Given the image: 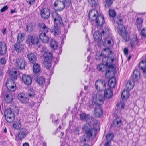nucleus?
<instances>
[{
    "instance_id": "f257e3e1",
    "label": "nucleus",
    "mask_w": 146,
    "mask_h": 146,
    "mask_svg": "<svg viewBox=\"0 0 146 146\" xmlns=\"http://www.w3.org/2000/svg\"><path fill=\"white\" fill-rule=\"evenodd\" d=\"M96 58L98 60H102L103 64H98L97 68L99 71L104 72L108 68L105 73V76L106 77H110V75L111 73V71L110 70V68L113 69L114 68L115 64L114 58L113 57L110 56H108L106 55V52L101 53L98 56H97Z\"/></svg>"
},
{
    "instance_id": "f03ea898",
    "label": "nucleus",
    "mask_w": 146,
    "mask_h": 146,
    "mask_svg": "<svg viewBox=\"0 0 146 146\" xmlns=\"http://www.w3.org/2000/svg\"><path fill=\"white\" fill-rule=\"evenodd\" d=\"M88 16L92 25L97 28L101 29L104 23V19L102 15H98V11L95 10L90 11Z\"/></svg>"
},
{
    "instance_id": "7ed1b4c3",
    "label": "nucleus",
    "mask_w": 146,
    "mask_h": 146,
    "mask_svg": "<svg viewBox=\"0 0 146 146\" xmlns=\"http://www.w3.org/2000/svg\"><path fill=\"white\" fill-rule=\"evenodd\" d=\"M102 32L103 36H105V37H106L103 42L104 45V46L107 47V48L105 49L102 53L106 52V56H108V55H110L112 53V52L110 49V48L113 45V40L111 38L106 37L109 35V31L108 28H106L105 29L103 30L102 31Z\"/></svg>"
},
{
    "instance_id": "20e7f679",
    "label": "nucleus",
    "mask_w": 146,
    "mask_h": 146,
    "mask_svg": "<svg viewBox=\"0 0 146 146\" xmlns=\"http://www.w3.org/2000/svg\"><path fill=\"white\" fill-rule=\"evenodd\" d=\"M42 53L44 57L43 64L46 68L49 69L51 67V62L53 58L52 53L47 52L46 50V48L45 47L43 48Z\"/></svg>"
},
{
    "instance_id": "39448f33",
    "label": "nucleus",
    "mask_w": 146,
    "mask_h": 146,
    "mask_svg": "<svg viewBox=\"0 0 146 146\" xmlns=\"http://www.w3.org/2000/svg\"><path fill=\"white\" fill-rule=\"evenodd\" d=\"M100 99V104H103L105 98L110 99L111 98L113 93L111 89H107L103 91H99L96 94Z\"/></svg>"
},
{
    "instance_id": "423d86ee",
    "label": "nucleus",
    "mask_w": 146,
    "mask_h": 146,
    "mask_svg": "<svg viewBox=\"0 0 146 146\" xmlns=\"http://www.w3.org/2000/svg\"><path fill=\"white\" fill-rule=\"evenodd\" d=\"M82 129L87 136L93 137H96V131L92 127L90 124L86 123L83 125Z\"/></svg>"
},
{
    "instance_id": "0eeeda50",
    "label": "nucleus",
    "mask_w": 146,
    "mask_h": 146,
    "mask_svg": "<svg viewBox=\"0 0 146 146\" xmlns=\"http://www.w3.org/2000/svg\"><path fill=\"white\" fill-rule=\"evenodd\" d=\"M5 116L6 120L9 123L12 122L15 119L14 109L10 108L5 111Z\"/></svg>"
},
{
    "instance_id": "6e6552de",
    "label": "nucleus",
    "mask_w": 146,
    "mask_h": 146,
    "mask_svg": "<svg viewBox=\"0 0 146 146\" xmlns=\"http://www.w3.org/2000/svg\"><path fill=\"white\" fill-rule=\"evenodd\" d=\"M100 99L98 98L97 95L96 94L93 96L92 101H90L89 103L87 104V106L90 108H92L95 104L100 106L102 104H100Z\"/></svg>"
},
{
    "instance_id": "1a4fd4ad",
    "label": "nucleus",
    "mask_w": 146,
    "mask_h": 146,
    "mask_svg": "<svg viewBox=\"0 0 146 146\" xmlns=\"http://www.w3.org/2000/svg\"><path fill=\"white\" fill-rule=\"evenodd\" d=\"M119 34L121 36L122 38L125 42H127L129 39V36L127 31L126 28L124 27L122 29L117 31Z\"/></svg>"
},
{
    "instance_id": "9d476101",
    "label": "nucleus",
    "mask_w": 146,
    "mask_h": 146,
    "mask_svg": "<svg viewBox=\"0 0 146 146\" xmlns=\"http://www.w3.org/2000/svg\"><path fill=\"white\" fill-rule=\"evenodd\" d=\"M29 131L25 128H21L18 131L17 136L21 140L25 137L29 133Z\"/></svg>"
},
{
    "instance_id": "9b49d317",
    "label": "nucleus",
    "mask_w": 146,
    "mask_h": 146,
    "mask_svg": "<svg viewBox=\"0 0 146 146\" xmlns=\"http://www.w3.org/2000/svg\"><path fill=\"white\" fill-rule=\"evenodd\" d=\"M39 42V40L37 37L35 36H31L29 35L26 41L27 44L29 45H31L32 44H37Z\"/></svg>"
},
{
    "instance_id": "f8f14e48",
    "label": "nucleus",
    "mask_w": 146,
    "mask_h": 146,
    "mask_svg": "<svg viewBox=\"0 0 146 146\" xmlns=\"http://www.w3.org/2000/svg\"><path fill=\"white\" fill-rule=\"evenodd\" d=\"M14 63L17 69L22 70L25 67V62L22 58L16 59Z\"/></svg>"
},
{
    "instance_id": "ddd939ff",
    "label": "nucleus",
    "mask_w": 146,
    "mask_h": 146,
    "mask_svg": "<svg viewBox=\"0 0 146 146\" xmlns=\"http://www.w3.org/2000/svg\"><path fill=\"white\" fill-rule=\"evenodd\" d=\"M95 86L97 90L99 89V91H103L106 88L105 82L101 80H98L96 82Z\"/></svg>"
},
{
    "instance_id": "4468645a",
    "label": "nucleus",
    "mask_w": 146,
    "mask_h": 146,
    "mask_svg": "<svg viewBox=\"0 0 146 146\" xmlns=\"http://www.w3.org/2000/svg\"><path fill=\"white\" fill-rule=\"evenodd\" d=\"M6 85L7 89L10 91L13 92L15 90L16 85L15 81L8 80L6 82Z\"/></svg>"
},
{
    "instance_id": "2eb2a0df",
    "label": "nucleus",
    "mask_w": 146,
    "mask_h": 146,
    "mask_svg": "<svg viewBox=\"0 0 146 146\" xmlns=\"http://www.w3.org/2000/svg\"><path fill=\"white\" fill-rule=\"evenodd\" d=\"M52 17L54 19L55 24L58 25L61 23L62 21L61 18L56 12H54L52 13Z\"/></svg>"
},
{
    "instance_id": "dca6fc26",
    "label": "nucleus",
    "mask_w": 146,
    "mask_h": 146,
    "mask_svg": "<svg viewBox=\"0 0 146 146\" xmlns=\"http://www.w3.org/2000/svg\"><path fill=\"white\" fill-rule=\"evenodd\" d=\"M54 6L58 11H61L64 9L66 5L63 2L58 1L55 2L54 3Z\"/></svg>"
},
{
    "instance_id": "f3484780",
    "label": "nucleus",
    "mask_w": 146,
    "mask_h": 146,
    "mask_svg": "<svg viewBox=\"0 0 146 146\" xmlns=\"http://www.w3.org/2000/svg\"><path fill=\"white\" fill-rule=\"evenodd\" d=\"M40 14L42 17L44 19L48 18L50 15V11L48 8H43L40 10Z\"/></svg>"
},
{
    "instance_id": "a211bd4d",
    "label": "nucleus",
    "mask_w": 146,
    "mask_h": 146,
    "mask_svg": "<svg viewBox=\"0 0 146 146\" xmlns=\"http://www.w3.org/2000/svg\"><path fill=\"white\" fill-rule=\"evenodd\" d=\"M17 97L18 100L23 103H27L29 100V99L24 93L19 94Z\"/></svg>"
},
{
    "instance_id": "6ab92c4d",
    "label": "nucleus",
    "mask_w": 146,
    "mask_h": 146,
    "mask_svg": "<svg viewBox=\"0 0 146 146\" xmlns=\"http://www.w3.org/2000/svg\"><path fill=\"white\" fill-rule=\"evenodd\" d=\"M140 75L139 72L138 70L135 69L134 70L133 74L131 76L130 79L134 82H136L140 78Z\"/></svg>"
},
{
    "instance_id": "aec40b11",
    "label": "nucleus",
    "mask_w": 146,
    "mask_h": 146,
    "mask_svg": "<svg viewBox=\"0 0 146 146\" xmlns=\"http://www.w3.org/2000/svg\"><path fill=\"white\" fill-rule=\"evenodd\" d=\"M121 124V119L119 117H117L113 120V124L111 125V127H115L116 129L117 127H120Z\"/></svg>"
},
{
    "instance_id": "412c9836",
    "label": "nucleus",
    "mask_w": 146,
    "mask_h": 146,
    "mask_svg": "<svg viewBox=\"0 0 146 146\" xmlns=\"http://www.w3.org/2000/svg\"><path fill=\"white\" fill-rule=\"evenodd\" d=\"M123 21L122 18L120 16H118L115 18V23L118 25L117 31L120 30V29L124 28V27H125L122 24Z\"/></svg>"
},
{
    "instance_id": "4be33fe9",
    "label": "nucleus",
    "mask_w": 146,
    "mask_h": 146,
    "mask_svg": "<svg viewBox=\"0 0 146 146\" xmlns=\"http://www.w3.org/2000/svg\"><path fill=\"white\" fill-rule=\"evenodd\" d=\"M139 69L142 70L144 76L146 77V63L145 61L143 60L141 61L139 64Z\"/></svg>"
},
{
    "instance_id": "5701e85b",
    "label": "nucleus",
    "mask_w": 146,
    "mask_h": 146,
    "mask_svg": "<svg viewBox=\"0 0 146 146\" xmlns=\"http://www.w3.org/2000/svg\"><path fill=\"white\" fill-rule=\"evenodd\" d=\"M22 79L24 83L26 85H29L32 83V79L29 75H23L22 77Z\"/></svg>"
},
{
    "instance_id": "b1692460",
    "label": "nucleus",
    "mask_w": 146,
    "mask_h": 146,
    "mask_svg": "<svg viewBox=\"0 0 146 146\" xmlns=\"http://www.w3.org/2000/svg\"><path fill=\"white\" fill-rule=\"evenodd\" d=\"M40 30L42 32L41 33L47 34L49 32V29L43 23H40L39 24Z\"/></svg>"
},
{
    "instance_id": "393cba45",
    "label": "nucleus",
    "mask_w": 146,
    "mask_h": 146,
    "mask_svg": "<svg viewBox=\"0 0 146 146\" xmlns=\"http://www.w3.org/2000/svg\"><path fill=\"white\" fill-rule=\"evenodd\" d=\"M7 52V46L5 43L4 42H0V56L5 54Z\"/></svg>"
},
{
    "instance_id": "a878e982",
    "label": "nucleus",
    "mask_w": 146,
    "mask_h": 146,
    "mask_svg": "<svg viewBox=\"0 0 146 146\" xmlns=\"http://www.w3.org/2000/svg\"><path fill=\"white\" fill-rule=\"evenodd\" d=\"M27 56L29 61L31 63H35L37 60V58L36 56L33 53H28Z\"/></svg>"
},
{
    "instance_id": "bb28decb",
    "label": "nucleus",
    "mask_w": 146,
    "mask_h": 146,
    "mask_svg": "<svg viewBox=\"0 0 146 146\" xmlns=\"http://www.w3.org/2000/svg\"><path fill=\"white\" fill-rule=\"evenodd\" d=\"M139 42V40L136 36L132 38L131 40L130 45L132 47H135L137 46Z\"/></svg>"
},
{
    "instance_id": "cd10ccee",
    "label": "nucleus",
    "mask_w": 146,
    "mask_h": 146,
    "mask_svg": "<svg viewBox=\"0 0 146 146\" xmlns=\"http://www.w3.org/2000/svg\"><path fill=\"white\" fill-rule=\"evenodd\" d=\"M102 33H101L98 31H96L94 32L93 35V37L94 40L97 42H99L102 39Z\"/></svg>"
},
{
    "instance_id": "c85d7f7f",
    "label": "nucleus",
    "mask_w": 146,
    "mask_h": 146,
    "mask_svg": "<svg viewBox=\"0 0 146 146\" xmlns=\"http://www.w3.org/2000/svg\"><path fill=\"white\" fill-rule=\"evenodd\" d=\"M14 48L17 52H21L23 49L24 46L20 43L17 42L14 44Z\"/></svg>"
},
{
    "instance_id": "c756f323",
    "label": "nucleus",
    "mask_w": 146,
    "mask_h": 146,
    "mask_svg": "<svg viewBox=\"0 0 146 146\" xmlns=\"http://www.w3.org/2000/svg\"><path fill=\"white\" fill-rule=\"evenodd\" d=\"M135 82L130 79V80L127 81L125 84L127 90H130L132 89L134 87Z\"/></svg>"
},
{
    "instance_id": "7c9ffc66",
    "label": "nucleus",
    "mask_w": 146,
    "mask_h": 146,
    "mask_svg": "<svg viewBox=\"0 0 146 146\" xmlns=\"http://www.w3.org/2000/svg\"><path fill=\"white\" fill-rule=\"evenodd\" d=\"M47 34L41 33L39 35V38L44 43H47L49 40Z\"/></svg>"
},
{
    "instance_id": "2f4dec72",
    "label": "nucleus",
    "mask_w": 146,
    "mask_h": 146,
    "mask_svg": "<svg viewBox=\"0 0 146 146\" xmlns=\"http://www.w3.org/2000/svg\"><path fill=\"white\" fill-rule=\"evenodd\" d=\"M5 101L8 103H11L13 100V97L11 94H6L4 96Z\"/></svg>"
},
{
    "instance_id": "473e14b6",
    "label": "nucleus",
    "mask_w": 146,
    "mask_h": 146,
    "mask_svg": "<svg viewBox=\"0 0 146 146\" xmlns=\"http://www.w3.org/2000/svg\"><path fill=\"white\" fill-rule=\"evenodd\" d=\"M115 79L113 77L110 78L108 81V85L110 88H114L115 85Z\"/></svg>"
},
{
    "instance_id": "72a5a7b5",
    "label": "nucleus",
    "mask_w": 146,
    "mask_h": 146,
    "mask_svg": "<svg viewBox=\"0 0 146 146\" xmlns=\"http://www.w3.org/2000/svg\"><path fill=\"white\" fill-rule=\"evenodd\" d=\"M98 107L95 108L94 109V113L96 116L99 117L103 113V111L99 106Z\"/></svg>"
},
{
    "instance_id": "f704fd0d",
    "label": "nucleus",
    "mask_w": 146,
    "mask_h": 146,
    "mask_svg": "<svg viewBox=\"0 0 146 146\" xmlns=\"http://www.w3.org/2000/svg\"><path fill=\"white\" fill-rule=\"evenodd\" d=\"M143 19L140 18L137 19L136 21V24L138 30H140L141 29L142 26Z\"/></svg>"
},
{
    "instance_id": "c9c22d12",
    "label": "nucleus",
    "mask_w": 146,
    "mask_h": 146,
    "mask_svg": "<svg viewBox=\"0 0 146 146\" xmlns=\"http://www.w3.org/2000/svg\"><path fill=\"white\" fill-rule=\"evenodd\" d=\"M129 90H124L121 93V98L123 100L127 99L129 96Z\"/></svg>"
},
{
    "instance_id": "e433bc0d",
    "label": "nucleus",
    "mask_w": 146,
    "mask_h": 146,
    "mask_svg": "<svg viewBox=\"0 0 146 146\" xmlns=\"http://www.w3.org/2000/svg\"><path fill=\"white\" fill-rule=\"evenodd\" d=\"M17 72L16 71L10 72L9 75L10 79L9 80H11L13 81H15L17 79Z\"/></svg>"
},
{
    "instance_id": "4c0bfd02",
    "label": "nucleus",
    "mask_w": 146,
    "mask_h": 146,
    "mask_svg": "<svg viewBox=\"0 0 146 146\" xmlns=\"http://www.w3.org/2000/svg\"><path fill=\"white\" fill-rule=\"evenodd\" d=\"M21 126V125L20 122L18 120L14 121L13 125V128L17 130L19 129Z\"/></svg>"
},
{
    "instance_id": "58836bf2",
    "label": "nucleus",
    "mask_w": 146,
    "mask_h": 146,
    "mask_svg": "<svg viewBox=\"0 0 146 146\" xmlns=\"http://www.w3.org/2000/svg\"><path fill=\"white\" fill-rule=\"evenodd\" d=\"M25 36V33H20L18 34L17 37V42H22L24 38V37Z\"/></svg>"
},
{
    "instance_id": "ea45409f",
    "label": "nucleus",
    "mask_w": 146,
    "mask_h": 146,
    "mask_svg": "<svg viewBox=\"0 0 146 146\" xmlns=\"http://www.w3.org/2000/svg\"><path fill=\"white\" fill-rule=\"evenodd\" d=\"M33 70L36 73L39 72L40 70V65L38 64H35L33 67Z\"/></svg>"
},
{
    "instance_id": "a19ab883",
    "label": "nucleus",
    "mask_w": 146,
    "mask_h": 146,
    "mask_svg": "<svg viewBox=\"0 0 146 146\" xmlns=\"http://www.w3.org/2000/svg\"><path fill=\"white\" fill-rule=\"evenodd\" d=\"M50 44L51 48L54 50L57 49L59 44L55 40H52L51 41Z\"/></svg>"
},
{
    "instance_id": "79ce46f5",
    "label": "nucleus",
    "mask_w": 146,
    "mask_h": 146,
    "mask_svg": "<svg viewBox=\"0 0 146 146\" xmlns=\"http://www.w3.org/2000/svg\"><path fill=\"white\" fill-rule=\"evenodd\" d=\"M36 81L40 85H42L45 82V79L44 78L42 77H38L37 78Z\"/></svg>"
},
{
    "instance_id": "37998d69",
    "label": "nucleus",
    "mask_w": 146,
    "mask_h": 146,
    "mask_svg": "<svg viewBox=\"0 0 146 146\" xmlns=\"http://www.w3.org/2000/svg\"><path fill=\"white\" fill-rule=\"evenodd\" d=\"M52 33L54 35H57L59 34V29L57 26H54L51 29Z\"/></svg>"
},
{
    "instance_id": "c03bdc74",
    "label": "nucleus",
    "mask_w": 146,
    "mask_h": 146,
    "mask_svg": "<svg viewBox=\"0 0 146 146\" xmlns=\"http://www.w3.org/2000/svg\"><path fill=\"white\" fill-rule=\"evenodd\" d=\"M88 2L92 7H95L98 3V0H88Z\"/></svg>"
},
{
    "instance_id": "a18cd8bd",
    "label": "nucleus",
    "mask_w": 146,
    "mask_h": 146,
    "mask_svg": "<svg viewBox=\"0 0 146 146\" xmlns=\"http://www.w3.org/2000/svg\"><path fill=\"white\" fill-rule=\"evenodd\" d=\"M90 137L86 135H83L80 137L81 143H83L84 142H85L86 141H89V138Z\"/></svg>"
},
{
    "instance_id": "49530a36",
    "label": "nucleus",
    "mask_w": 146,
    "mask_h": 146,
    "mask_svg": "<svg viewBox=\"0 0 146 146\" xmlns=\"http://www.w3.org/2000/svg\"><path fill=\"white\" fill-rule=\"evenodd\" d=\"M113 134H108L106 136V139L108 141H110L113 140Z\"/></svg>"
},
{
    "instance_id": "de8ad7c7",
    "label": "nucleus",
    "mask_w": 146,
    "mask_h": 146,
    "mask_svg": "<svg viewBox=\"0 0 146 146\" xmlns=\"http://www.w3.org/2000/svg\"><path fill=\"white\" fill-rule=\"evenodd\" d=\"M28 94L29 96L31 97H33L34 96L35 94L34 90L33 89L31 88L29 89L28 92Z\"/></svg>"
},
{
    "instance_id": "09e8293b",
    "label": "nucleus",
    "mask_w": 146,
    "mask_h": 146,
    "mask_svg": "<svg viewBox=\"0 0 146 146\" xmlns=\"http://www.w3.org/2000/svg\"><path fill=\"white\" fill-rule=\"evenodd\" d=\"M109 14L110 17H114L116 15L115 11L113 10L110 9L109 11Z\"/></svg>"
},
{
    "instance_id": "8fccbe9b",
    "label": "nucleus",
    "mask_w": 146,
    "mask_h": 146,
    "mask_svg": "<svg viewBox=\"0 0 146 146\" xmlns=\"http://www.w3.org/2000/svg\"><path fill=\"white\" fill-rule=\"evenodd\" d=\"M105 2L106 3L105 7H106V6H108L109 8L110 9L113 0H105Z\"/></svg>"
},
{
    "instance_id": "3c124183",
    "label": "nucleus",
    "mask_w": 146,
    "mask_h": 146,
    "mask_svg": "<svg viewBox=\"0 0 146 146\" xmlns=\"http://www.w3.org/2000/svg\"><path fill=\"white\" fill-rule=\"evenodd\" d=\"M26 29H27V31L29 32H31L33 30V27L31 24L27 25V26Z\"/></svg>"
},
{
    "instance_id": "603ef678",
    "label": "nucleus",
    "mask_w": 146,
    "mask_h": 146,
    "mask_svg": "<svg viewBox=\"0 0 146 146\" xmlns=\"http://www.w3.org/2000/svg\"><path fill=\"white\" fill-rule=\"evenodd\" d=\"M95 123H96V124L94 125L93 128L94 129L96 130V131L98 129H99L100 128V125L98 122L97 121H96Z\"/></svg>"
},
{
    "instance_id": "864d4df0",
    "label": "nucleus",
    "mask_w": 146,
    "mask_h": 146,
    "mask_svg": "<svg viewBox=\"0 0 146 146\" xmlns=\"http://www.w3.org/2000/svg\"><path fill=\"white\" fill-rule=\"evenodd\" d=\"M141 36L143 38L146 37V28H143L141 31Z\"/></svg>"
},
{
    "instance_id": "5fc2aeb1",
    "label": "nucleus",
    "mask_w": 146,
    "mask_h": 146,
    "mask_svg": "<svg viewBox=\"0 0 146 146\" xmlns=\"http://www.w3.org/2000/svg\"><path fill=\"white\" fill-rule=\"evenodd\" d=\"M66 6H69L71 3V0H63Z\"/></svg>"
},
{
    "instance_id": "6e6d98bb",
    "label": "nucleus",
    "mask_w": 146,
    "mask_h": 146,
    "mask_svg": "<svg viewBox=\"0 0 146 146\" xmlns=\"http://www.w3.org/2000/svg\"><path fill=\"white\" fill-rule=\"evenodd\" d=\"M0 63L2 65H5L6 62V61L4 58H2L0 60Z\"/></svg>"
},
{
    "instance_id": "4d7b16f0",
    "label": "nucleus",
    "mask_w": 146,
    "mask_h": 146,
    "mask_svg": "<svg viewBox=\"0 0 146 146\" xmlns=\"http://www.w3.org/2000/svg\"><path fill=\"white\" fill-rule=\"evenodd\" d=\"M8 8V7L7 5H6L3 7L0 10V11L1 12H3L5 11Z\"/></svg>"
},
{
    "instance_id": "13d9d810",
    "label": "nucleus",
    "mask_w": 146,
    "mask_h": 146,
    "mask_svg": "<svg viewBox=\"0 0 146 146\" xmlns=\"http://www.w3.org/2000/svg\"><path fill=\"white\" fill-rule=\"evenodd\" d=\"M85 115V113H82L80 115V119L82 120H84Z\"/></svg>"
},
{
    "instance_id": "bf43d9fd",
    "label": "nucleus",
    "mask_w": 146,
    "mask_h": 146,
    "mask_svg": "<svg viewBox=\"0 0 146 146\" xmlns=\"http://www.w3.org/2000/svg\"><path fill=\"white\" fill-rule=\"evenodd\" d=\"M79 129L78 128H76L74 129V133L76 134L77 135L79 133Z\"/></svg>"
},
{
    "instance_id": "052dcab7",
    "label": "nucleus",
    "mask_w": 146,
    "mask_h": 146,
    "mask_svg": "<svg viewBox=\"0 0 146 146\" xmlns=\"http://www.w3.org/2000/svg\"><path fill=\"white\" fill-rule=\"evenodd\" d=\"M35 1V0H27V2L30 5L33 3Z\"/></svg>"
},
{
    "instance_id": "680f3d73",
    "label": "nucleus",
    "mask_w": 146,
    "mask_h": 146,
    "mask_svg": "<svg viewBox=\"0 0 146 146\" xmlns=\"http://www.w3.org/2000/svg\"><path fill=\"white\" fill-rule=\"evenodd\" d=\"M111 142L110 141H107L105 142L104 146H110Z\"/></svg>"
},
{
    "instance_id": "e2e57ef3",
    "label": "nucleus",
    "mask_w": 146,
    "mask_h": 146,
    "mask_svg": "<svg viewBox=\"0 0 146 146\" xmlns=\"http://www.w3.org/2000/svg\"><path fill=\"white\" fill-rule=\"evenodd\" d=\"M90 117L88 115L85 114L84 120L87 121L88 120L90 119Z\"/></svg>"
},
{
    "instance_id": "0e129e2a",
    "label": "nucleus",
    "mask_w": 146,
    "mask_h": 146,
    "mask_svg": "<svg viewBox=\"0 0 146 146\" xmlns=\"http://www.w3.org/2000/svg\"><path fill=\"white\" fill-rule=\"evenodd\" d=\"M29 105L30 107H33L34 105V103L33 102L31 101L29 103Z\"/></svg>"
},
{
    "instance_id": "69168bd1",
    "label": "nucleus",
    "mask_w": 146,
    "mask_h": 146,
    "mask_svg": "<svg viewBox=\"0 0 146 146\" xmlns=\"http://www.w3.org/2000/svg\"><path fill=\"white\" fill-rule=\"evenodd\" d=\"M128 50L126 48H125L124 49V52L125 54H128Z\"/></svg>"
},
{
    "instance_id": "338daca9",
    "label": "nucleus",
    "mask_w": 146,
    "mask_h": 146,
    "mask_svg": "<svg viewBox=\"0 0 146 146\" xmlns=\"http://www.w3.org/2000/svg\"><path fill=\"white\" fill-rule=\"evenodd\" d=\"M3 69H0V76H2L3 74Z\"/></svg>"
},
{
    "instance_id": "774afa93",
    "label": "nucleus",
    "mask_w": 146,
    "mask_h": 146,
    "mask_svg": "<svg viewBox=\"0 0 146 146\" xmlns=\"http://www.w3.org/2000/svg\"><path fill=\"white\" fill-rule=\"evenodd\" d=\"M16 11L15 9L14 10H11V14H13L14 13H16Z\"/></svg>"
}]
</instances>
